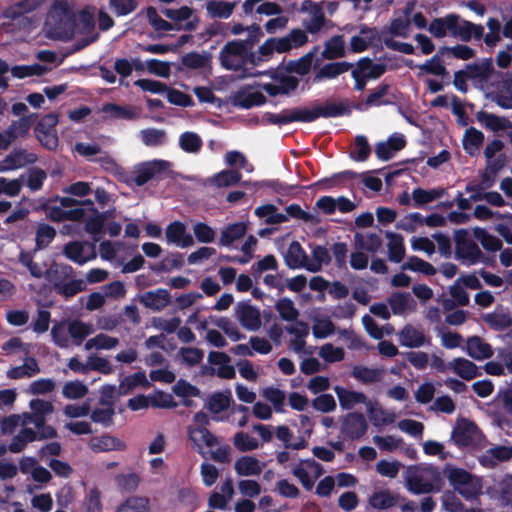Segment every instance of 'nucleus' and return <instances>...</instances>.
<instances>
[{
    "instance_id": "473e14b6",
    "label": "nucleus",
    "mask_w": 512,
    "mask_h": 512,
    "mask_svg": "<svg viewBox=\"0 0 512 512\" xmlns=\"http://www.w3.org/2000/svg\"><path fill=\"white\" fill-rule=\"evenodd\" d=\"M234 468L240 476L259 475L262 472V465L253 456H242L235 462Z\"/></svg>"
},
{
    "instance_id": "423d86ee",
    "label": "nucleus",
    "mask_w": 512,
    "mask_h": 512,
    "mask_svg": "<svg viewBox=\"0 0 512 512\" xmlns=\"http://www.w3.org/2000/svg\"><path fill=\"white\" fill-rule=\"evenodd\" d=\"M368 430L365 416L360 412H350L342 419L341 434L345 438L355 441L361 439Z\"/></svg>"
},
{
    "instance_id": "49530a36",
    "label": "nucleus",
    "mask_w": 512,
    "mask_h": 512,
    "mask_svg": "<svg viewBox=\"0 0 512 512\" xmlns=\"http://www.w3.org/2000/svg\"><path fill=\"white\" fill-rule=\"evenodd\" d=\"M115 512H150L149 500L146 497L131 496Z\"/></svg>"
},
{
    "instance_id": "9b49d317",
    "label": "nucleus",
    "mask_w": 512,
    "mask_h": 512,
    "mask_svg": "<svg viewBox=\"0 0 512 512\" xmlns=\"http://www.w3.org/2000/svg\"><path fill=\"white\" fill-rule=\"evenodd\" d=\"M240 324L249 331H257L261 327L260 311L248 302H239L235 308Z\"/></svg>"
},
{
    "instance_id": "69168bd1",
    "label": "nucleus",
    "mask_w": 512,
    "mask_h": 512,
    "mask_svg": "<svg viewBox=\"0 0 512 512\" xmlns=\"http://www.w3.org/2000/svg\"><path fill=\"white\" fill-rule=\"evenodd\" d=\"M181 63L189 69H201L209 65L210 56L198 52H189L182 56Z\"/></svg>"
},
{
    "instance_id": "f3484780",
    "label": "nucleus",
    "mask_w": 512,
    "mask_h": 512,
    "mask_svg": "<svg viewBox=\"0 0 512 512\" xmlns=\"http://www.w3.org/2000/svg\"><path fill=\"white\" fill-rule=\"evenodd\" d=\"M450 369L453 370L460 378L470 381L482 375L479 367L472 361L458 357L449 362Z\"/></svg>"
},
{
    "instance_id": "680f3d73",
    "label": "nucleus",
    "mask_w": 512,
    "mask_h": 512,
    "mask_svg": "<svg viewBox=\"0 0 512 512\" xmlns=\"http://www.w3.org/2000/svg\"><path fill=\"white\" fill-rule=\"evenodd\" d=\"M46 72V67L35 63L32 65H15L11 68V74L18 79H24L30 76H41Z\"/></svg>"
},
{
    "instance_id": "de8ad7c7",
    "label": "nucleus",
    "mask_w": 512,
    "mask_h": 512,
    "mask_svg": "<svg viewBox=\"0 0 512 512\" xmlns=\"http://www.w3.org/2000/svg\"><path fill=\"white\" fill-rule=\"evenodd\" d=\"M93 332L92 325L80 320H73L68 325V333L76 346L82 344L85 338Z\"/></svg>"
},
{
    "instance_id": "f704fd0d",
    "label": "nucleus",
    "mask_w": 512,
    "mask_h": 512,
    "mask_svg": "<svg viewBox=\"0 0 512 512\" xmlns=\"http://www.w3.org/2000/svg\"><path fill=\"white\" fill-rule=\"evenodd\" d=\"M444 476L448 479L454 491H457L460 486L467 484L472 474L463 468L454 467L451 464H446L443 469Z\"/></svg>"
},
{
    "instance_id": "0e129e2a",
    "label": "nucleus",
    "mask_w": 512,
    "mask_h": 512,
    "mask_svg": "<svg viewBox=\"0 0 512 512\" xmlns=\"http://www.w3.org/2000/svg\"><path fill=\"white\" fill-rule=\"evenodd\" d=\"M469 79L487 78L492 72V63L486 60L483 63L467 64L465 69H462Z\"/></svg>"
},
{
    "instance_id": "13d9d810",
    "label": "nucleus",
    "mask_w": 512,
    "mask_h": 512,
    "mask_svg": "<svg viewBox=\"0 0 512 512\" xmlns=\"http://www.w3.org/2000/svg\"><path fill=\"white\" fill-rule=\"evenodd\" d=\"M410 301L412 298L407 292H395L388 299L394 315H402L407 310Z\"/></svg>"
},
{
    "instance_id": "37998d69",
    "label": "nucleus",
    "mask_w": 512,
    "mask_h": 512,
    "mask_svg": "<svg viewBox=\"0 0 512 512\" xmlns=\"http://www.w3.org/2000/svg\"><path fill=\"white\" fill-rule=\"evenodd\" d=\"M355 245L363 250L371 253L377 252L381 245L382 239L377 233H368L366 235L356 232L354 235Z\"/></svg>"
},
{
    "instance_id": "2f4dec72",
    "label": "nucleus",
    "mask_w": 512,
    "mask_h": 512,
    "mask_svg": "<svg viewBox=\"0 0 512 512\" xmlns=\"http://www.w3.org/2000/svg\"><path fill=\"white\" fill-rule=\"evenodd\" d=\"M323 59L334 60L345 56V41L342 35H335L324 44Z\"/></svg>"
},
{
    "instance_id": "09e8293b",
    "label": "nucleus",
    "mask_w": 512,
    "mask_h": 512,
    "mask_svg": "<svg viewBox=\"0 0 512 512\" xmlns=\"http://www.w3.org/2000/svg\"><path fill=\"white\" fill-rule=\"evenodd\" d=\"M55 236L56 230L54 227L45 223L39 224L36 230L34 251L46 248L54 240Z\"/></svg>"
},
{
    "instance_id": "58836bf2",
    "label": "nucleus",
    "mask_w": 512,
    "mask_h": 512,
    "mask_svg": "<svg viewBox=\"0 0 512 512\" xmlns=\"http://www.w3.org/2000/svg\"><path fill=\"white\" fill-rule=\"evenodd\" d=\"M308 42L307 32L299 28L292 29L286 36L280 38V46L286 52L293 48H299Z\"/></svg>"
},
{
    "instance_id": "f257e3e1",
    "label": "nucleus",
    "mask_w": 512,
    "mask_h": 512,
    "mask_svg": "<svg viewBox=\"0 0 512 512\" xmlns=\"http://www.w3.org/2000/svg\"><path fill=\"white\" fill-rule=\"evenodd\" d=\"M349 113L344 104L327 102L324 105H314L312 108L283 109L279 114L267 112L264 118L269 124L283 126L293 122L310 123L320 117L335 118Z\"/></svg>"
},
{
    "instance_id": "5701e85b",
    "label": "nucleus",
    "mask_w": 512,
    "mask_h": 512,
    "mask_svg": "<svg viewBox=\"0 0 512 512\" xmlns=\"http://www.w3.org/2000/svg\"><path fill=\"white\" fill-rule=\"evenodd\" d=\"M401 500H404V498L399 494H394L385 489L374 492L369 497V504L375 509L385 510L398 505Z\"/></svg>"
},
{
    "instance_id": "ddd939ff",
    "label": "nucleus",
    "mask_w": 512,
    "mask_h": 512,
    "mask_svg": "<svg viewBox=\"0 0 512 512\" xmlns=\"http://www.w3.org/2000/svg\"><path fill=\"white\" fill-rule=\"evenodd\" d=\"M165 236L168 243L176 244L182 248L194 244L192 235L187 233L186 226L181 221L171 222L166 227Z\"/></svg>"
},
{
    "instance_id": "20e7f679",
    "label": "nucleus",
    "mask_w": 512,
    "mask_h": 512,
    "mask_svg": "<svg viewBox=\"0 0 512 512\" xmlns=\"http://www.w3.org/2000/svg\"><path fill=\"white\" fill-rule=\"evenodd\" d=\"M170 167V162L154 159L138 164L128 182L138 187L144 186L150 180L160 177Z\"/></svg>"
},
{
    "instance_id": "052dcab7",
    "label": "nucleus",
    "mask_w": 512,
    "mask_h": 512,
    "mask_svg": "<svg viewBox=\"0 0 512 512\" xmlns=\"http://www.w3.org/2000/svg\"><path fill=\"white\" fill-rule=\"evenodd\" d=\"M189 437L197 445H199V442H203L208 447L218 444L217 437L205 427L191 428Z\"/></svg>"
},
{
    "instance_id": "7c9ffc66",
    "label": "nucleus",
    "mask_w": 512,
    "mask_h": 512,
    "mask_svg": "<svg viewBox=\"0 0 512 512\" xmlns=\"http://www.w3.org/2000/svg\"><path fill=\"white\" fill-rule=\"evenodd\" d=\"M86 283L82 279H72L70 281H54L53 289L65 299H69L85 290Z\"/></svg>"
},
{
    "instance_id": "aec40b11",
    "label": "nucleus",
    "mask_w": 512,
    "mask_h": 512,
    "mask_svg": "<svg viewBox=\"0 0 512 512\" xmlns=\"http://www.w3.org/2000/svg\"><path fill=\"white\" fill-rule=\"evenodd\" d=\"M484 35V27L468 20H457L456 28L452 30V36L459 37L464 42H469L472 38L480 40Z\"/></svg>"
},
{
    "instance_id": "412c9836",
    "label": "nucleus",
    "mask_w": 512,
    "mask_h": 512,
    "mask_svg": "<svg viewBox=\"0 0 512 512\" xmlns=\"http://www.w3.org/2000/svg\"><path fill=\"white\" fill-rule=\"evenodd\" d=\"M466 352L475 360H484L493 356L491 345L479 336H471L466 341Z\"/></svg>"
},
{
    "instance_id": "2eb2a0df",
    "label": "nucleus",
    "mask_w": 512,
    "mask_h": 512,
    "mask_svg": "<svg viewBox=\"0 0 512 512\" xmlns=\"http://www.w3.org/2000/svg\"><path fill=\"white\" fill-rule=\"evenodd\" d=\"M457 20H460V17L454 13L444 17L434 18L428 26V31L435 38H444L447 32L452 34V30L456 28Z\"/></svg>"
},
{
    "instance_id": "9d476101",
    "label": "nucleus",
    "mask_w": 512,
    "mask_h": 512,
    "mask_svg": "<svg viewBox=\"0 0 512 512\" xmlns=\"http://www.w3.org/2000/svg\"><path fill=\"white\" fill-rule=\"evenodd\" d=\"M37 160L38 157L35 153L24 148H14L0 162V172L16 170L25 165L34 164Z\"/></svg>"
},
{
    "instance_id": "b1692460",
    "label": "nucleus",
    "mask_w": 512,
    "mask_h": 512,
    "mask_svg": "<svg viewBox=\"0 0 512 512\" xmlns=\"http://www.w3.org/2000/svg\"><path fill=\"white\" fill-rule=\"evenodd\" d=\"M126 447L125 442L109 434L91 440V449L95 452L124 451Z\"/></svg>"
},
{
    "instance_id": "7ed1b4c3",
    "label": "nucleus",
    "mask_w": 512,
    "mask_h": 512,
    "mask_svg": "<svg viewBox=\"0 0 512 512\" xmlns=\"http://www.w3.org/2000/svg\"><path fill=\"white\" fill-rule=\"evenodd\" d=\"M59 117L55 113L44 115L34 127V135L41 146L49 151H55L59 145L56 126Z\"/></svg>"
},
{
    "instance_id": "4468645a",
    "label": "nucleus",
    "mask_w": 512,
    "mask_h": 512,
    "mask_svg": "<svg viewBox=\"0 0 512 512\" xmlns=\"http://www.w3.org/2000/svg\"><path fill=\"white\" fill-rule=\"evenodd\" d=\"M399 342L402 346L408 348H418L425 344H430L431 339L423 331L415 328L411 324L405 325L399 332Z\"/></svg>"
},
{
    "instance_id": "ea45409f",
    "label": "nucleus",
    "mask_w": 512,
    "mask_h": 512,
    "mask_svg": "<svg viewBox=\"0 0 512 512\" xmlns=\"http://www.w3.org/2000/svg\"><path fill=\"white\" fill-rule=\"evenodd\" d=\"M477 118L480 122H483L485 124L486 128L490 129L493 132L507 130L512 127V124L509 119L505 117H499L497 115L490 114L485 111H480L477 114Z\"/></svg>"
},
{
    "instance_id": "5fc2aeb1",
    "label": "nucleus",
    "mask_w": 512,
    "mask_h": 512,
    "mask_svg": "<svg viewBox=\"0 0 512 512\" xmlns=\"http://www.w3.org/2000/svg\"><path fill=\"white\" fill-rule=\"evenodd\" d=\"M275 309L284 321H295L299 316V311L295 308L290 298H281L275 304Z\"/></svg>"
},
{
    "instance_id": "4be33fe9",
    "label": "nucleus",
    "mask_w": 512,
    "mask_h": 512,
    "mask_svg": "<svg viewBox=\"0 0 512 512\" xmlns=\"http://www.w3.org/2000/svg\"><path fill=\"white\" fill-rule=\"evenodd\" d=\"M334 391L343 409L350 410L357 404L367 405L369 402L367 396L362 392L348 390L340 386H336Z\"/></svg>"
},
{
    "instance_id": "79ce46f5",
    "label": "nucleus",
    "mask_w": 512,
    "mask_h": 512,
    "mask_svg": "<svg viewBox=\"0 0 512 512\" xmlns=\"http://www.w3.org/2000/svg\"><path fill=\"white\" fill-rule=\"evenodd\" d=\"M232 401V395L229 390L215 392L209 397L206 407L210 412L218 414L227 410Z\"/></svg>"
},
{
    "instance_id": "bf43d9fd",
    "label": "nucleus",
    "mask_w": 512,
    "mask_h": 512,
    "mask_svg": "<svg viewBox=\"0 0 512 512\" xmlns=\"http://www.w3.org/2000/svg\"><path fill=\"white\" fill-rule=\"evenodd\" d=\"M406 487L413 494H426L433 491V485L424 481L422 476L418 474L409 475L406 478Z\"/></svg>"
},
{
    "instance_id": "4d7b16f0",
    "label": "nucleus",
    "mask_w": 512,
    "mask_h": 512,
    "mask_svg": "<svg viewBox=\"0 0 512 512\" xmlns=\"http://www.w3.org/2000/svg\"><path fill=\"white\" fill-rule=\"evenodd\" d=\"M367 411L374 425H387L394 422V414L387 413L380 406H374L370 401L367 404Z\"/></svg>"
},
{
    "instance_id": "774afa93",
    "label": "nucleus",
    "mask_w": 512,
    "mask_h": 512,
    "mask_svg": "<svg viewBox=\"0 0 512 512\" xmlns=\"http://www.w3.org/2000/svg\"><path fill=\"white\" fill-rule=\"evenodd\" d=\"M46 179L47 173L43 169L32 167L28 170L26 185L33 192L39 191Z\"/></svg>"
},
{
    "instance_id": "1a4fd4ad",
    "label": "nucleus",
    "mask_w": 512,
    "mask_h": 512,
    "mask_svg": "<svg viewBox=\"0 0 512 512\" xmlns=\"http://www.w3.org/2000/svg\"><path fill=\"white\" fill-rule=\"evenodd\" d=\"M63 254L78 265H83L96 257L95 247L92 243L79 241H71L65 244Z\"/></svg>"
},
{
    "instance_id": "cd10ccee",
    "label": "nucleus",
    "mask_w": 512,
    "mask_h": 512,
    "mask_svg": "<svg viewBox=\"0 0 512 512\" xmlns=\"http://www.w3.org/2000/svg\"><path fill=\"white\" fill-rule=\"evenodd\" d=\"M388 259L393 263H400L405 257L404 239L401 234L387 231Z\"/></svg>"
},
{
    "instance_id": "6ab92c4d",
    "label": "nucleus",
    "mask_w": 512,
    "mask_h": 512,
    "mask_svg": "<svg viewBox=\"0 0 512 512\" xmlns=\"http://www.w3.org/2000/svg\"><path fill=\"white\" fill-rule=\"evenodd\" d=\"M171 301V296L166 289L159 288L155 291H147L140 296V302L154 311L164 309Z\"/></svg>"
},
{
    "instance_id": "bb28decb",
    "label": "nucleus",
    "mask_w": 512,
    "mask_h": 512,
    "mask_svg": "<svg viewBox=\"0 0 512 512\" xmlns=\"http://www.w3.org/2000/svg\"><path fill=\"white\" fill-rule=\"evenodd\" d=\"M306 465L308 468L317 469L318 474L321 472V465L313 458L301 460L300 463L292 470L293 475L301 482L302 486L307 490H311L314 486V481L310 477L308 471L303 467Z\"/></svg>"
},
{
    "instance_id": "0eeeda50",
    "label": "nucleus",
    "mask_w": 512,
    "mask_h": 512,
    "mask_svg": "<svg viewBox=\"0 0 512 512\" xmlns=\"http://www.w3.org/2000/svg\"><path fill=\"white\" fill-rule=\"evenodd\" d=\"M245 52L246 50L244 45L238 40L228 41L219 53L221 66L229 71H237L241 69L243 62H239V59H242Z\"/></svg>"
},
{
    "instance_id": "c756f323",
    "label": "nucleus",
    "mask_w": 512,
    "mask_h": 512,
    "mask_svg": "<svg viewBox=\"0 0 512 512\" xmlns=\"http://www.w3.org/2000/svg\"><path fill=\"white\" fill-rule=\"evenodd\" d=\"M477 190L476 194H471L470 199L473 202H478L482 200H486L490 205L496 206V207H503L506 205V201L503 199L500 193L496 191H490V192H482L480 185H474L472 183H469L466 185L465 191L471 192Z\"/></svg>"
},
{
    "instance_id": "e2e57ef3",
    "label": "nucleus",
    "mask_w": 512,
    "mask_h": 512,
    "mask_svg": "<svg viewBox=\"0 0 512 512\" xmlns=\"http://www.w3.org/2000/svg\"><path fill=\"white\" fill-rule=\"evenodd\" d=\"M55 203L54 200L48 198L41 203L40 209L45 212L51 221L58 223L66 221V210Z\"/></svg>"
},
{
    "instance_id": "f03ea898",
    "label": "nucleus",
    "mask_w": 512,
    "mask_h": 512,
    "mask_svg": "<svg viewBox=\"0 0 512 512\" xmlns=\"http://www.w3.org/2000/svg\"><path fill=\"white\" fill-rule=\"evenodd\" d=\"M466 229H459L455 231V254L458 259L466 260L469 265L483 262L489 264V259L486 258L479 246L468 237Z\"/></svg>"
},
{
    "instance_id": "603ef678",
    "label": "nucleus",
    "mask_w": 512,
    "mask_h": 512,
    "mask_svg": "<svg viewBox=\"0 0 512 512\" xmlns=\"http://www.w3.org/2000/svg\"><path fill=\"white\" fill-rule=\"evenodd\" d=\"M85 231L95 238L103 232L105 225V214H100L97 209H93L90 216L85 218Z\"/></svg>"
},
{
    "instance_id": "6e6d98bb",
    "label": "nucleus",
    "mask_w": 512,
    "mask_h": 512,
    "mask_svg": "<svg viewBox=\"0 0 512 512\" xmlns=\"http://www.w3.org/2000/svg\"><path fill=\"white\" fill-rule=\"evenodd\" d=\"M456 492L467 501L476 499L482 493V482L478 477L472 475L467 484L460 486Z\"/></svg>"
},
{
    "instance_id": "c85d7f7f",
    "label": "nucleus",
    "mask_w": 512,
    "mask_h": 512,
    "mask_svg": "<svg viewBox=\"0 0 512 512\" xmlns=\"http://www.w3.org/2000/svg\"><path fill=\"white\" fill-rule=\"evenodd\" d=\"M318 51V46H314L312 50L301 56L297 60H291L287 63L286 71L296 73L300 76L308 74L311 70L313 59Z\"/></svg>"
},
{
    "instance_id": "a19ab883",
    "label": "nucleus",
    "mask_w": 512,
    "mask_h": 512,
    "mask_svg": "<svg viewBox=\"0 0 512 512\" xmlns=\"http://www.w3.org/2000/svg\"><path fill=\"white\" fill-rule=\"evenodd\" d=\"M485 323L493 330L501 332L512 327V315L509 312H492L483 316Z\"/></svg>"
},
{
    "instance_id": "a18cd8bd",
    "label": "nucleus",
    "mask_w": 512,
    "mask_h": 512,
    "mask_svg": "<svg viewBox=\"0 0 512 512\" xmlns=\"http://www.w3.org/2000/svg\"><path fill=\"white\" fill-rule=\"evenodd\" d=\"M351 375L363 384H372L381 379L382 371L363 365H356L353 367Z\"/></svg>"
},
{
    "instance_id": "338daca9",
    "label": "nucleus",
    "mask_w": 512,
    "mask_h": 512,
    "mask_svg": "<svg viewBox=\"0 0 512 512\" xmlns=\"http://www.w3.org/2000/svg\"><path fill=\"white\" fill-rule=\"evenodd\" d=\"M41 5L40 0H21L9 9V16L13 19L35 11Z\"/></svg>"
},
{
    "instance_id": "6e6552de",
    "label": "nucleus",
    "mask_w": 512,
    "mask_h": 512,
    "mask_svg": "<svg viewBox=\"0 0 512 512\" xmlns=\"http://www.w3.org/2000/svg\"><path fill=\"white\" fill-rule=\"evenodd\" d=\"M478 432L479 428L473 421L462 418L457 420L451 438L458 447H468L474 444Z\"/></svg>"
},
{
    "instance_id": "393cba45",
    "label": "nucleus",
    "mask_w": 512,
    "mask_h": 512,
    "mask_svg": "<svg viewBox=\"0 0 512 512\" xmlns=\"http://www.w3.org/2000/svg\"><path fill=\"white\" fill-rule=\"evenodd\" d=\"M352 67L353 64L347 61L327 63L318 70L313 81L320 82L323 79H334L349 71Z\"/></svg>"
},
{
    "instance_id": "864d4df0",
    "label": "nucleus",
    "mask_w": 512,
    "mask_h": 512,
    "mask_svg": "<svg viewBox=\"0 0 512 512\" xmlns=\"http://www.w3.org/2000/svg\"><path fill=\"white\" fill-rule=\"evenodd\" d=\"M142 142L149 147H157L166 142V132L161 129L147 128L140 131Z\"/></svg>"
},
{
    "instance_id": "3c124183",
    "label": "nucleus",
    "mask_w": 512,
    "mask_h": 512,
    "mask_svg": "<svg viewBox=\"0 0 512 512\" xmlns=\"http://www.w3.org/2000/svg\"><path fill=\"white\" fill-rule=\"evenodd\" d=\"M203 145L201 137L195 132H184L179 137L180 148L187 153H198Z\"/></svg>"
},
{
    "instance_id": "39448f33",
    "label": "nucleus",
    "mask_w": 512,
    "mask_h": 512,
    "mask_svg": "<svg viewBox=\"0 0 512 512\" xmlns=\"http://www.w3.org/2000/svg\"><path fill=\"white\" fill-rule=\"evenodd\" d=\"M398 97L392 86L387 83H381L373 89L363 103H359L355 108L359 111L367 110L371 107L394 105Z\"/></svg>"
},
{
    "instance_id": "72a5a7b5",
    "label": "nucleus",
    "mask_w": 512,
    "mask_h": 512,
    "mask_svg": "<svg viewBox=\"0 0 512 512\" xmlns=\"http://www.w3.org/2000/svg\"><path fill=\"white\" fill-rule=\"evenodd\" d=\"M444 476L448 479L454 491H457L460 486L467 484L472 474L463 468L454 467L451 464H446L443 469Z\"/></svg>"
},
{
    "instance_id": "a211bd4d",
    "label": "nucleus",
    "mask_w": 512,
    "mask_h": 512,
    "mask_svg": "<svg viewBox=\"0 0 512 512\" xmlns=\"http://www.w3.org/2000/svg\"><path fill=\"white\" fill-rule=\"evenodd\" d=\"M512 458V446H497L488 449L483 454L479 462L486 468H494L499 462H505Z\"/></svg>"
},
{
    "instance_id": "4c0bfd02",
    "label": "nucleus",
    "mask_w": 512,
    "mask_h": 512,
    "mask_svg": "<svg viewBox=\"0 0 512 512\" xmlns=\"http://www.w3.org/2000/svg\"><path fill=\"white\" fill-rule=\"evenodd\" d=\"M247 231V226L244 222H236L229 224L221 232L219 244L221 246H230L236 240L242 238Z\"/></svg>"
},
{
    "instance_id": "8fccbe9b",
    "label": "nucleus",
    "mask_w": 512,
    "mask_h": 512,
    "mask_svg": "<svg viewBox=\"0 0 512 512\" xmlns=\"http://www.w3.org/2000/svg\"><path fill=\"white\" fill-rule=\"evenodd\" d=\"M354 150L350 152V158L357 162L366 161L371 154V146L364 135H357L354 139Z\"/></svg>"
},
{
    "instance_id": "a878e982",
    "label": "nucleus",
    "mask_w": 512,
    "mask_h": 512,
    "mask_svg": "<svg viewBox=\"0 0 512 512\" xmlns=\"http://www.w3.org/2000/svg\"><path fill=\"white\" fill-rule=\"evenodd\" d=\"M307 255L298 241H292L284 255L285 264L290 269H298L305 266Z\"/></svg>"
},
{
    "instance_id": "c03bdc74",
    "label": "nucleus",
    "mask_w": 512,
    "mask_h": 512,
    "mask_svg": "<svg viewBox=\"0 0 512 512\" xmlns=\"http://www.w3.org/2000/svg\"><path fill=\"white\" fill-rule=\"evenodd\" d=\"M473 235L487 251L497 252L502 249V241L496 236L488 233L484 228H474Z\"/></svg>"
},
{
    "instance_id": "dca6fc26",
    "label": "nucleus",
    "mask_w": 512,
    "mask_h": 512,
    "mask_svg": "<svg viewBox=\"0 0 512 512\" xmlns=\"http://www.w3.org/2000/svg\"><path fill=\"white\" fill-rule=\"evenodd\" d=\"M232 104L235 107H240L243 109H250L255 106H261L266 103L267 99L263 93L256 92H248L245 89H241L234 93L231 98Z\"/></svg>"
},
{
    "instance_id": "c9c22d12",
    "label": "nucleus",
    "mask_w": 512,
    "mask_h": 512,
    "mask_svg": "<svg viewBox=\"0 0 512 512\" xmlns=\"http://www.w3.org/2000/svg\"><path fill=\"white\" fill-rule=\"evenodd\" d=\"M236 7V2H225L209 0L206 3V10L210 17L228 19Z\"/></svg>"
},
{
    "instance_id": "e433bc0d",
    "label": "nucleus",
    "mask_w": 512,
    "mask_h": 512,
    "mask_svg": "<svg viewBox=\"0 0 512 512\" xmlns=\"http://www.w3.org/2000/svg\"><path fill=\"white\" fill-rule=\"evenodd\" d=\"M137 386H142L144 388H148L150 386V382L148 381L144 371H139L124 377L119 384V394L127 395Z\"/></svg>"
},
{
    "instance_id": "f8f14e48",
    "label": "nucleus",
    "mask_w": 512,
    "mask_h": 512,
    "mask_svg": "<svg viewBox=\"0 0 512 512\" xmlns=\"http://www.w3.org/2000/svg\"><path fill=\"white\" fill-rule=\"evenodd\" d=\"M405 146L406 139L404 135L393 134L387 141H380L375 145V154L379 160L388 161Z\"/></svg>"
}]
</instances>
